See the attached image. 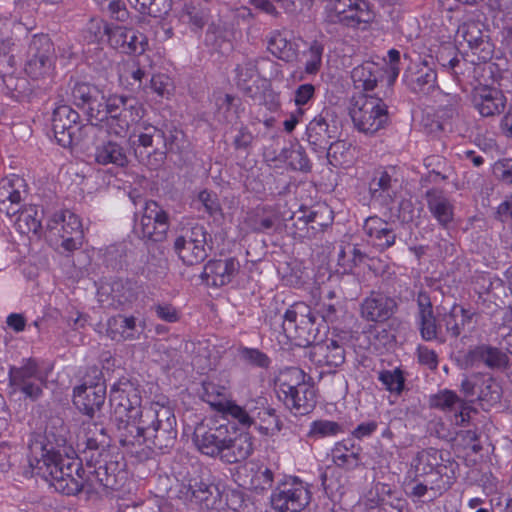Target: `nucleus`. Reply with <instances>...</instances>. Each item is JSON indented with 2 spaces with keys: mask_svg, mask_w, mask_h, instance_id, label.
I'll return each instance as SVG.
<instances>
[{
  "mask_svg": "<svg viewBox=\"0 0 512 512\" xmlns=\"http://www.w3.org/2000/svg\"><path fill=\"white\" fill-rule=\"evenodd\" d=\"M69 429L61 419L53 420L44 433L32 436L29 442V464L56 491L65 495L88 494L87 469L81 457H74Z\"/></svg>",
  "mask_w": 512,
  "mask_h": 512,
  "instance_id": "nucleus-1",
  "label": "nucleus"
},
{
  "mask_svg": "<svg viewBox=\"0 0 512 512\" xmlns=\"http://www.w3.org/2000/svg\"><path fill=\"white\" fill-rule=\"evenodd\" d=\"M279 400L294 414L306 415L316 406V392L306 374L297 367H289L280 372L276 380Z\"/></svg>",
  "mask_w": 512,
  "mask_h": 512,
  "instance_id": "nucleus-2",
  "label": "nucleus"
},
{
  "mask_svg": "<svg viewBox=\"0 0 512 512\" xmlns=\"http://www.w3.org/2000/svg\"><path fill=\"white\" fill-rule=\"evenodd\" d=\"M13 30H22V25L0 18V78L5 93L20 101L30 92L29 82L25 77L14 73L15 57L11 54L15 42L11 36Z\"/></svg>",
  "mask_w": 512,
  "mask_h": 512,
  "instance_id": "nucleus-3",
  "label": "nucleus"
},
{
  "mask_svg": "<svg viewBox=\"0 0 512 512\" xmlns=\"http://www.w3.org/2000/svg\"><path fill=\"white\" fill-rule=\"evenodd\" d=\"M146 446L162 453L174 447L177 439V420L171 407L159 402L145 410Z\"/></svg>",
  "mask_w": 512,
  "mask_h": 512,
  "instance_id": "nucleus-4",
  "label": "nucleus"
},
{
  "mask_svg": "<svg viewBox=\"0 0 512 512\" xmlns=\"http://www.w3.org/2000/svg\"><path fill=\"white\" fill-rule=\"evenodd\" d=\"M143 117L141 104L133 97L110 95L95 121L105 122L109 133L124 136Z\"/></svg>",
  "mask_w": 512,
  "mask_h": 512,
  "instance_id": "nucleus-5",
  "label": "nucleus"
},
{
  "mask_svg": "<svg viewBox=\"0 0 512 512\" xmlns=\"http://www.w3.org/2000/svg\"><path fill=\"white\" fill-rule=\"evenodd\" d=\"M285 336L299 347L315 343L319 334L316 316L311 308L303 302L291 305L280 318Z\"/></svg>",
  "mask_w": 512,
  "mask_h": 512,
  "instance_id": "nucleus-6",
  "label": "nucleus"
},
{
  "mask_svg": "<svg viewBox=\"0 0 512 512\" xmlns=\"http://www.w3.org/2000/svg\"><path fill=\"white\" fill-rule=\"evenodd\" d=\"M350 116L355 128L366 135H373L388 122L387 105L379 96L361 95L354 99Z\"/></svg>",
  "mask_w": 512,
  "mask_h": 512,
  "instance_id": "nucleus-7",
  "label": "nucleus"
},
{
  "mask_svg": "<svg viewBox=\"0 0 512 512\" xmlns=\"http://www.w3.org/2000/svg\"><path fill=\"white\" fill-rule=\"evenodd\" d=\"M484 28L485 26L480 20L467 17L456 31V42L461 47L466 44L468 48L466 56L473 64L485 63L493 56L494 45Z\"/></svg>",
  "mask_w": 512,
  "mask_h": 512,
  "instance_id": "nucleus-8",
  "label": "nucleus"
},
{
  "mask_svg": "<svg viewBox=\"0 0 512 512\" xmlns=\"http://www.w3.org/2000/svg\"><path fill=\"white\" fill-rule=\"evenodd\" d=\"M235 83L248 98H258V87L262 80L278 75V64L269 58H246L235 68Z\"/></svg>",
  "mask_w": 512,
  "mask_h": 512,
  "instance_id": "nucleus-9",
  "label": "nucleus"
},
{
  "mask_svg": "<svg viewBox=\"0 0 512 512\" xmlns=\"http://www.w3.org/2000/svg\"><path fill=\"white\" fill-rule=\"evenodd\" d=\"M106 399V384L102 371L93 366L83 377V383L73 389V404L83 414L93 417Z\"/></svg>",
  "mask_w": 512,
  "mask_h": 512,
  "instance_id": "nucleus-10",
  "label": "nucleus"
},
{
  "mask_svg": "<svg viewBox=\"0 0 512 512\" xmlns=\"http://www.w3.org/2000/svg\"><path fill=\"white\" fill-rule=\"evenodd\" d=\"M80 116L67 104L58 105L52 113V130L59 145L70 147L83 140V136L94 129V125L79 126Z\"/></svg>",
  "mask_w": 512,
  "mask_h": 512,
  "instance_id": "nucleus-11",
  "label": "nucleus"
},
{
  "mask_svg": "<svg viewBox=\"0 0 512 512\" xmlns=\"http://www.w3.org/2000/svg\"><path fill=\"white\" fill-rule=\"evenodd\" d=\"M109 403L112 416H127L136 419L148 407H142L139 386L127 378H121L110 389Z\"/></svg>",
  "mask_w": 512,
  "mask_h": 512,
  "instance_id": "nucleus-12",
  "label": "nucleus"
},
{
  "mask_svg": "<svg viewBox=\"0 0 512 512\" xmlns=\"http://www.w3.org/2000/svg\"><path fill=\"white\" fill-rule=\"evenodd\" d=\"M88 476V494L98 492L99 488L116 490L124 479V472L121 464L113 459L107 452L104 455L95 457L91 463H86Z\"/></svg>",
  "mask_w": 512,
  "mask_h": 512,
  "instance_id": "nucleus-13",
  "label": "nucleus"
},
{
  "mask_svg": "<svg viewBox=\"0 0 512 512\" xmlns=\"http://www.w3.org/2000/svg\"><path fill=\"white\" fill-rule=\"evenodd\" d=\"M209 234L203 225L195 224L182 230L174 241V251L186 265H195L208 257Z\"/></svg>",
  "mask_w": 512,
  "mask_h": 512,
  "instance_id": "nucleus-14",
  "label": "nucleus"
},
{
  "mask_svg": "<svg viewBox=\"0 0 512 512\" xmlns=\"http://www.w3.org/2000/svg\"><path fill=\"white\" fill-rule=\"evenodd\" d=\"M310 499L307 486L295 477L279 482L270 497L272 507L280 512H301Z\"/></svg>",
  "mask_w": 512,
  "mask_h": 512,
  "instance_id": "nucleus-15",
  "label": "nucleus"
},
{
  "mask_svg": "<svg viewBox=\"0 0 512 512\" xmlns=\"http://www.w3.org/2000/svg\"><path fill=\"white\" fill-rule=\"evenodd\" d=\"M339 119L336 112L324 108L307 125L306 136L311 148L317 153H324L329 142L340 134Z\"/></svg>",
  "mask_w": 512,
  "mask_h": 512,
  "instance_id": "nucleus-16",
  "label": "nucleus"
},
{
  "mask_svg": "<svg viewBox=\"0 0 512 512\" xmlns=\"http://www.w3.org/2000/svg\"><path fill=\"white\" fill-rule=\"evenodd\" d=\"M416 303L415 321L422 340L444 344V326L441 320L443 313H434L430 296L424 291L418 293Z\"/></svg>",
  "mask_w": 512,
  "mask_h": 512,
  "instance_id": "nucleus-17",
  "label": "nucleus"
},
{
  "mask_svg": "<svg viewBox=\"0 0 512 512\" xmlns=\"http://www.w3.org/2000/svg\"><path fill=\"white\" fill-rule=\"evenodd\" d=\"M169 226L167 212L157 202L150 200L145 202L135 230L143 239L160 242L166 238Z\"/></svg>",
  "mask_w": 512,
  "mask_h": 512,
  "instance_id": "nucleus-18",
  "label": "nucleus"
},
{
  "mask_svg": "<svg viewBox=\"0 0 512 512\" xmlns=\"http://www.w3.org/2000/svg\"><path fill=\"white\" fill-rule=\"evenodd\" d=\"M164 141L165 131L149 123H143L138 142L145 151H136L140 162L151 169L160 167L165 161V149H162Z\"/></svg>",
  "mask_w": 512,
  "mask_h": 512,
  "instance_id": "nucleus-19",
  "label": "nucleus"
},
{
  "mask_svg": "<svg viewBox=\"0 0 512 512\" xmlns=\"http://www.w3.org/2000/svg\"><path fill=\"white\" fill-rule=\"evenodd\" d=\"M11 386L27 397L35 400L42 394L43 377L36 360L29 358L22 361L21 366H11L9 369Z\"/></svg>",
  "mask_w": 512,
  "mask_h": 512,
  "instance_id": "nucleus-20",
  "label": "nucleus"
},
{
  "mask_svg": "<svg viewBox=\"0 0 512 512\" xmlns=\"http://www.w3.org/2000/svg\"><path fill=\"white\" fill-rule=\"evenodd\" d=\"M401 190V181L398 170L394 166L378 168L369 183V192L372 201L382 206H389L394 202Z\"/></svg>",
  "mask_w": 512,
  "mask_h": 512,
  "instance_id": "nucleus-21",
  "label": "nucleus"
},
{
  "mask_svg": "<svg viewBox=\"0 0 512 512\" xmlns=\"http://www.w3.org/2000/svg\"><path fill=\"white\" fill-rule=\"evenodd\" d=\"M139 292L140 286L136 281L120 278L113 280L107 287H101L99 301H106L115 309H124L137 300Z\"/></svg>",
  "mask_w": 512,
  "mask_h": 512,
  "instance_id": "nucleus-22",
  "label": "nucleus"
},
{
  "mask_svg": "<svg viewBox=\"0 0 512 512\" xmlns=\"http://www.w3.org/2000/svg\"><path fill=\"white\" fill-rule=\"evenodd\" d=\"M70 96L74 105L85 109L91 122L99 115L107 99L97 86L83 81H75L70 86Z\"/></svg>",
  "mask_w": 512,
  "mask_h": 512,
  "instance_id": "nucleus-23",
  "label": "nucleus"
},
{
  "mask_svg": "<svg viewBox=\"0 0 512 512\" xmlns=\"http://www.w3.org/2000/svg\"><path fill=\"white\" fill-rule=\"evenodd\" d=\"M116 426L117 438L121 446L134 447L146 445V420L145 413L131 419L127 416H111Z\"/></svg>",
  "mask_w": 512,
  "mask_h": 512,
  "instance_id": "nucleus-24",
  "label": "nucleus"
},
{
  "mask_svg": "<svg viewBox=\"0 0 512 512\" xmlns=\"http://www.w3.org/2000/svg\"><path fill=\"white\" fill-rule=\"evenodd\" d=\"M471 102L482 117H495L505 110L507 99L499 89L482 85L473 89Z\"/></svg>",
  "mask_w": 512,
  "mask_h": 512,
  "instance_id": "nucleus-25",
  "label": "nucleus"
},
{
  "mask_svg": "<svg viewBox=\"0 0 512 512\" xmlns=\"http://www.w3.org/2000/svg\"><path fill=\"white\" fill-rule=\"evenodd\" d=\"M110 444V438L103 425L98 423H87L84 427V435L81 442L78 444L82 446L81 460L85 463H91L95 457H100L107 453L106 448Z\"/></svg>",
  "mask_w": 512,
  "mask_h": 512,
  "instance_id": "nucleus-26",
  "label": "nucleus"
},
{
  "mask_svg": "<svg viewBox=\"0 0 512 512\" xmlns=\"http://www.w3.org/2000/svg\"><path fill=\"white\" fill-rule=\"evenodd\" d=\"M429 404L432 408L454 413L453 422L458 426L469 422L471 412L475 411L467 402L450 390H443L431 395Z\"/></svg>",
  "mask_w": 512,
  "mask_h": 512,
  "instance_id": "nucleus-27",
  "label": "nucleus"
},
{
  "mask_svg": "<svg viewBox=\"0 0 512 512\" xmlns=\"http://www.w3.org/2000/svg\"><path fill=\"white\" fill-rule=\"evenodd\" d=\"M239 268V261L234 257L210 260L205 264L201 277L209 286L222 287L232 281Z\"/></svg>",
  "mask_w": 512,
  "mask_h": 512,
  "instance_id": "nucleus-28",
  "label": "nucleus"
},
{
  "mask_svg": "<svg viewBox=\"0 0 512 512\" xmlns=\"http://www.w3.org/2000/svg\"><path fill=\"white\" fill-rule=\"evenodd\" d=\"M363 231L367 242L379 251H385L396 242V233L392 224L378 216L368 217L363 224Z\"/></svg>",
  "mask_w": 512,
  "mask_h": 512,
  "instance_id": "nucleus-29",
  "label": "nucleus"
},
{
  "mask_svg": "<svg viewBox=\"0 0 512 512\" xmlns=\"http://www.w3.org/2000/svg\"><path fill=\"white\" fill-rule=\"evenodd\" d=\"M394 298L383 293L372 292L361 304V316L372 322L388 320L396 311Z\"/></svg>",
  "mask_w": 512,
  "mask_h": 512,
  "instance_id": "nucleus-30",
  "label": "nucleus"
},
{
  "mask_svg": "<svg viewBox=\"0 0 512 512\" xmlns=\"http://www.w3.org/2000/svg\"><path fill=\"white\" fill-rule=\"evenodd\" d=\"M228 431L226 425L211 427L207 430L204 427H198L194 432V442L202 454L220 457Z\"/></svg>",
  "mask_w": 512,
  "mask_h": 512,
  "instance_id": "nucleus-31",
  "label": "nucleus"
},
{
  "mask_svg": "<svg viewBox=\"0 0 512 512\" xmlns=\"http://www.w3.org/2000/svg\"><path fill=\"white\" fill-rule=\"evenodd\" d=\"M253 451L252 437L248 433H230L220 454V460L234 464L246 460Z\"/></svg>",
  "mask_w": 512,
  "mask_h": 512,
  "instance_id": "nucleus-32",
  "label": "nucleus"
},
{
  "mask_svg": "<svg viewBox=\"0 0 512 512\" xmlns=\"http://www.w3.org/2000/svg\"><path fill=\"white\" fill-rule=\"evenodd\" d=\"M240 485L256 492H262L272 487L274 472L271 468L257 463H248L239 473Z\"/></svg>",
  "mask_w": 512,
  "mask_h": 512,
  "instance_id": "nucleus-33",
  "label": "nucleus"
},
{
  "mask_svg": "<svg viewBox=\"0 0 512 512\" xmlns=\"http://www.w3.org/2000/svg\"><path fill=\"white\" fill-rule=\"evenodd\" d=\"M405 80L409 89L420 95H428L438 88L437 74L426 61L415 65L406 73Z\"/></svg>",
  "mask_w": 512,
  "mask_h": 512,
  "instance_id": "nucleus-34",
  "label": "nucleus"
},
{
  "mask_svg": "<svg viewBox=\"0 0 512 512\" xmlns=\"http://www.w3.org/2000/svg\"><path fill=\"white\" fill-rule=\"evenodd\" d=\"M187 494L208 510L224 509V495L215 484L192 479L189 481Z\"/></svg>",
  "mask_w": 512,
  "mask_h": 512,
  "instance_id": "nucleus-35",
  "label": "nucleus"
},
{
  "mask_svg": "<svg viewBox=\"0 0 512 512\" xmlns=\"http://www.w3.org/2000/svg\"><path fill=\"white\" fill-rule=\"evenodd\" d=\"M310 359L317 366L327 367L331 371L344 363L345 351L333 340L329 343H317L310 351Z\"/></svg>",
  "mask_w": 512,
  "mask_h": 512,
  "instance_id": "nucleus-36",
  "label": "nucleus"
},
{
  "mask_svg": "<svg viewBox=\"0 0 512 512\" xmlns=\"http://www.w3.org/2000/svg\"><path fill=\"white\" fill-rule=\"evenodd\" d=\"M94 160L104 166L125 167L129 163L126 147L113 140H105L95 146Z\"/></svg>",
  "mask_w": 512,
  "mask_h": 512,
  "instance_id": "nucleus-37",
  "label": "nucleus"
},
{
  "mask_svg": "<svg viewBox=\"0 0 512 512\" xmlns=\"http://www.w3.org/2000/svg\"><path fill=\"white\" fill-rule=\"evenodd\" d=\"M465 362L470 366L484 363L489 368H505L508 357L500 349L489 345H478L470 349L465 355Z\"/></svg>",
  "mask_w": 512,
  "mask_h": 512,
  "instance_id": "nucleus-38",
  "label": "nucleus"
},
{
  "mask_svg": "<svg viewBox=\"0 0 512 512\" xmlns=\"http://www.w3.org/2000/svg\"><path fill=\"white\" fill-rule=\"evenodd\" d=\"M473 317L474 313L471 310L457 304H454L448 312H443L441 320L444 326L445 342L448 338L457 339Z\"/></svg>",
  "mask_w": 512,
  "mask_h": 512,
  "instance_id": "nucleus-39",
  "label": "nucleus"
},
{
  "mask_svg": "<svg viewBox=\"0 0 512 512\" xmlns=\"http://www.w3.org/2000/svg\"><path fill=\"white\" fill-rule=\"evenodd\" d=\"M107 336L116 342L135 340L139 338L137 319L134 316L117 315L107 321Z\"/></svg>",
  "mask_w": 512,
  "mask_h": 512,
  "instance_id": "nucleus-40",
  "label": "nucleus"
},
{
  "mask_svg": "<svg viewBox=\"0 0 512 512\" xmlns=\"http://www.w3.org/2000/svg\"><path fill=\"white\" fill-rule=\"evenodd\" d=\"M212 100L216 107V117L220 122H236L244 111L241 99L234 95L217 91L213 93Z\"/></svg>",
  "mask_w": 512,
  "mask_h": 512,
  "instance_id": "nucleus-41",
  "label": "nucleus"
},
{
  "mask_svg": "<svg viewBox=\"0 0 512 512\" xmlns=\"http://www.w3.org/2000/svg\"><path fill=\"white\" fill-rule=\"evenodd\" d=\"M361 451L362 448L353 439H344L337 442L332 448V461L340 468L353 470L361 463Z\"/></svg>",
  "mask_w": 512,
  "mask_h": 512,
  "instance_id": "nucleus-42",
  "label": "nucleus"
},
{
  "mask_svg": "<svg viewBox=\"0 0 512 512\" xmlns=\"http://www.w3.org/2000/svg\"><path fill=\"white\" fill-rule=\"evenodd\" d=\"M425 199L427 207L437 222L446 227L453 220V205L450 199L439 189L426 191Z\"/></svg>",
  "mask_w": 512,
  "mask_h": 512,
  "instance_id": "nucleus-43",
  "label": "nucleus"
},
{
  "mask_svg": "<svg viewBox=\"0 0 512 512\" xmlns=\"http://www.w3.org/2000/svg\"><path fill=\"white\" fill-rule=\"evenodd\" d=\"M47 229L53 235H83L79 217L69 210L55 213L47 222Z\"/></svg>",
  "mask_w": 512,
  "mask_h": 512,
  "instance_id": "nucleus-44",
  "label": "nucleus"
},
{
  "mask_svg": "<svg viewBox=\"0 0 512 512\" xmlns=\"http://www.w3.org/2000/svg\"><path fill=\"white\" fill-rule=\"evenodd\" d=\"M383 73V68L379 64L366 61L352 70L351 77L357 88L371 91L383 77Z\"/></svg>",
  "mask_w": 512,
  "mask_h": 512,
  "instance_id": "nucleus-45",
  "label": "nucleus"
},
{
  "mask_svg": "<svg viewBox=\"0 0 512 512\" xmlns=\"http://www.w3.org/2000/svg\"><path fill=\"white\" fill-rule=\"evenodd\" d=\"M267 48L275 57L288 63L296 61L298 58L296 45L278 30L270 33Z\"/></svg>",
  "mask_w": 512,
  "mask_h": 512,
  "instance_id": "nucleus-46",
  "label": "nucleus"
},
{
  "mask_svg": "<svg viewBox=\"0 0 512 512\" xmlns=\"http://www.w3.org/2000/svg\"><path fill=\"white\" fill-rule=\"evenodd\" d=\"M306 48L298 54L296 60L303 66L304 72L308 75H316L322 67L324 44L319 40H312L305 43Z\"/></svg>",
  "mask_w": 512,
  "mask_h": 512,
  "instance_id": "nucleus-47",
  "label": "nucleus"
},
{
  "mask_svg": "<svg viewBox=\"0 0 512 512\" xmlns=\"http://www.w3.org/2000/svg\"><path fill=\"white\" fill-rule=\"evenodd\" d=\"M255 406L252 402H247L244 407L236 404L234 401H228L224 409L220 412L224 417L232 419L243 429L255 425Z\"/></svg>",
  "mask_w": 512,
  "mask_h": 512,
  "instance_id": "nucleus-48",
  "label": "nucleus"
},
{
  "mask_svg": "<svg viewBox=\"0 0 512 512\" xmlns=\"http://www.w3.org/2000/svg\"><path fill=\"white\" fill-rule=\"evenodd\" d=\"M373 20V13L369 4L362 0L355 7L347 9L341 18L331 19L332 24H342L351 28H358L361 24L370 23Z\"/></svg>",
  "mask_w": 512,
  "mask_h": 512,
  "instance_id": "nucleus-49",
  "label": "nucleus"
},
{
  "mask_svg": "<svg viewBox=\"0 0 512 512\" xmlns=\"http://www.w3.org/2000/svg\"><path fill=\"white\" fill-rule=\"evenodd\" d=\"M300 214L301 215L298 216V222L303 223L304 227L310 225L313 237H315L318 232H322L327 226H329L333 219L331 213L327 211L326 208L304 210L300 211Z\"/></svg>",
  "mask_w": 512,
  "mask_h": 512,
  "instance_id": "nucleus-50",
  "label": "nucleus"
},
{
  "mask_svg": "<svg viewBox=\"0 0 512 512\" xmlns=\"http://www.w3.org/2000/svg\"><path fill=\"white\" fill-rule=\"evenodd\" d=\"M502 394L500 383L493 378H487L478 387L477 399L482 408L488 410L500 402Z\"/></svg>",
  "mask_w": 512,
  "mask_h": 512,
  "instance_id": "nucleus-51",
  "label": "nucleus"
},
{
  "mask_svg": "<svg viewBox=\"0 0 512 512\" xmlns=\"http://www.w3.org/2000/svg\"><path fill=\"white\" fill-rule=\"evenodd\" d=\"M129 4L143 15L162 17L167 15L172 7L171 0H127Z\"/></svg>",
  "mask_w": 512,
  "mask_h": 512,
  "instance_id": "nucleus-52",
  "label": "nucleus"
},
{
  "mask_svg": "<svg viewBox=\"0 0 512 512\" xmlns=\"http://www.w3.org/2000/svg\"><path fill=\"white\" fill-rule=\"evenodd\" d=\"M28 58L55 59L54 46L48 35L36 34L32 37L27 52Z\"/></svg>",
  "mask_w": 512,
  "mask_h": 512,
  "instance_id": "nucleus-53",
  "label": "nucleus"
},
{
  "mask_svg": "<svg viewBox=\"0 0 512 512\" xmlns=\"http://www.w3.org/2000/svg\"><path fill=\"white\" fill-rule=\"evenodd\" d=\"M278 217L272 212H266L265 208H258L249 216L248 225L253 232L269 233L276 228Z\"/></svg>",
  "mask_w": 512,
  "mask_h": 512,
  "instance_id": "nucleus-54",
  "label": "nucleus"
},
{
  "mask_svg": "<svg viewBox=\"0 0 512 512\" xmlns=\"http://www.w3.org/2000/svg\"><path fill=\"white\" fill-rule=\"evenodd\" d=\"M201 398L217 412H221L229 401L225 396V388L212 382H203Z\"/></svg>",
  "mask_w": 512,
  "mask_h": 512,
  "instance_id": "nucleus-55",
  "label": "nucleus"
},
{
  "mask_svg": "<svg viewBox=\"0 0 512 512\" xmlns=\"http://www.w3.org/2000/svg\"><path fill=\"white\" fill-rule=\"evenodd\" d=\"M437 466V451H420L412 461V469L416 476H428L435 471Z\"/></svg>",
  "mask_w": 512,
  "mask_h": 512,
  "instance_id": "nucleus-56",
  "label": "nucleus"
},
{
  "mask_svg": "<svg viewBox=\"0 0 512 512\" xmlns=\"http://www.w3.org/2000/svg\"><path fill=\"white\" fill-rule=\"evenodd\" d=\"M262 407H255V425H257V420L260 421L258 425V429L264 433L268 434L269 431L273 430L274 428L279 430V420L278 417L275 414V410L271 408L264 407L265 401L263 399H260L258 402Z\"/></svg>",
  "mask_w": 512,
  "mask_h": 512,
  "instance_id": "nucleus-57",
  "label": "nucleus"
},
{
  "mask_svg": "<svg viewBox=\"0 0 512 512\" xmlns=\"http://www.w3.org/2000/svg\"><path fill=\"white\" fill-rule=\"evenodd\" d=\"M16 224L21 233L37 234L42 229L41 218L35 207L22 210L17 218Z\"/></svg>",
  "mask_w": 512,
  "mask_h": 512,
  "instance_id": "nucleus-58",
  "label": "nucleus"
},
{
  "mask_svg": "<svg viewBox=\"0 0 512 512\" xmlns=\"http://www.w3.org/2000/svg\"><path fill=\"white\" fill-rule=\"evenodd\" d=\"M377 379L390 393L400 395L404 390L405 378L402 370L399 368L382 370L378 373Z\"/></svg>",
  "mask_w": 512,
  "mask_h": 512,
  "instance_id": "nucleus-59",
  "label": "nucleus"
},
{
  "mask_svg": "<svg viewBox=\"0 0 512 512\" xmlns=\"http://www.w3.org/2000/svg\"><path fill=\"white\" fill-rule=\"evenodd\" d=\"M23 180H2L0 182V210H4L7 202L19 204L22 197L18 187L22 186Z\"/></svg>",
  "mask_w": 512,
  "mask_h": 512,
  "instance_id": "nucleus-60",
  "label": "nucleus"
},
{
  "mask_svg": "<svg viewBox=\"0 0 512 512\" xmlns=\"http://www.w3.org/2000/svg\"><path fill=\"white\" fill-rule=\"evenodd\" d=\"M55 59L28 58L25 71L33 79L50 77L54 69Z\"/></svg>",
  "mask_w": 512,
  "mask_h": 512,
  "instance_id": "nucleus-61",
  "label": "nucleus"
},
{
  "mask_svg": "<svg viewBox=\"0 0 512 512\" xmlns=\"http://www.w3.org/2000/svg\"><path fill=\"white\" fill-rule=\"evenodd\" d=\"M342 432V427L339 423L331 420H315L310 424L308 437L313 439H320L325 437L336 436Z\"/></svg>",
  "mask_w": 512,
  "mask_h": 512,
  "instance_id": "nucleus-62",
  "label": "nucleus"
},
{
  "mask_svg": "<svg viewBox=\"0 0 512 512\" xmlns=\"http://www.w3.org/2000/svg\"><path fill=\"white\" fill-rule=\"evenodd\" d=\"M238 355L246 364L259 368H268L271 362L265 353L256 348L240 347Z\"/></svg>",
  "mask_w": 512,
  "mask_h": 512,
  "instance_id": "nucleus-63",
  "label": "nucleus"
},
{
  "mask_svg": "<svg viewBox=\"0 0 512 512\" xmlns=\"http://www.w3.org/2000/svg\"><path fill=\"white\" fill-rule=\"evenodd\" d=\"M497 334L501 338L500 344L512 354V308L503 311L502 323L497 327Z\"/></svg>",
  "mask_w": 512,
  "mask_h": 512,
  "instance_id": "nucleus-64",
  "label": "nucleus"
}]
</instances>
